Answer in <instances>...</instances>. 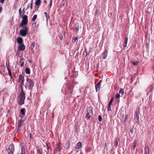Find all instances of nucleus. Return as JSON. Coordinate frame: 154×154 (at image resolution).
<instances>
[{
  "instance_id": "obj_1",
  "label": "nucleus",
  "mask_w": 154,
  "mask_h": 154,
  "mask_svg": "<svg viewBox=\"0 0 154 154\" xmlns=\"http://www.w3.org/2000/svg\"><path fill=\"white\" fill-rule=\"evenodd\" d=\"M25 99V94L23 91H21L20 96L18 97L17 101L20 105L23 104Z\"/></svg>"
},
{
  "instance_id": "obj_2",
  "label": "nucleus",
  "mask_w": 154,
  "mask_h": 154,
  "mask_svg": "<svg viewBox=\"0 0 154 154\" xmlns=\"http://www.w3.org/2000/svg\"><path fill=\"white\" fill-rule=\"evenodd\" d=\"M22 18L21 22L20 24V26L21 27H23L24 25H26L28 23V16L26 15H24L22 17Z\"/></svg>"
},
{
  "instance_id": "obj_3",
  "label": "nucleus",
  "mask_w": 154,
  "mask_h": 154,
  "mask_svg": "<svg viewBox=\"0 0 154 154\" xmlns=\"http://www.w3.org/2000/svg\"><path fill=\"white\" fill-rule=\"evenodd\" d=\"M23 29L20 30L19 34L20 35L23 37L26 36L28 32V29L26 26H23Z\"/></svg>"
},
{
  "instance_id": "obj_4",
  "label": "nucleus",
  "mask_w": 154,
  "mask_h": 154,
  "mask_svg": "<svg viewBox=\"0 0 154 154\" xmlns=\"http://www.w3.org/2000/svg\"><path fill=\"white\" fill-rule=\"evenodd\" d=\"M93 108L91 106H89L87 108V114L86 115L87 118L89 119L93 115Z\"/></svg>"
},
{
  "instance_id": "obj_5",
  "label": "nucleus",
  "mask_w": 154,
  "mask_h": 154,
  "mask_svg": "<svg viewBox=\"0 0 154 154\" xmlns=\"http://www.w3.org/2000/svg\"><path fill=\"white\" fill-rule=\"evenodd\" d=\"M8 150V154H13V152L14 151V146L13 144H10L9 146Z\"/></svg>"
},
{
  "instance_id": "obj_6",
  "label": "nucleus",
  "mask_w": 154,
  "mask_h": 154,
  "mask_svg": "<svg viewBox=\"0 0 154 154\" xmlns=\"http://www.w3.org/2000/svg\"><path fill=\"white\" fill-rule=\"evenodd\" d=\"M140 109V107H138L136 111L135 114V118L137 119V121H139Z\"/></svg>"
},
{
  "instance_id": "obj_7",
  "label": "nucleus",
  "mask_w": 154,
  "mask_h": 154,
  "mask_svg": "<svg viewBox=\"0 0 154 154\" xmlns=\"http://www.w3.org/2000/svg\"><path fill=\"white\" fill-rule=\"evenodd\" d=\"M27 81L29 82L30 85V88H32L34 86V82L31 79L27 78Z\"/></svg>"
},
{
  "instance_id": "obj_8",
  "label": "nucleus",
  "mask_w": 154,
  "mask_h": 154,
  "mask_svg": "<svg viewBox=\"0 0 154 154\" xmlns=\"http://www.w3.org/2000/svg\"><path fill=\"white\" fill-rule=\"evenodd\" d=\"M18 49L21 51H23L25 49V46L23 44L19 45Z\"/></svg>"
},
{
  "instance_id": "obj_9",
  "label": "nucleus",
  "mask_w": 154,
  "mask_h": 154,
  "mask_svg": "<svg viewBox=\"0 0 154 154\" xmlns=\"http://www.w3.org/2000/svg\"><path fill=\"white\" fill-rule=\"evenodd\" d=\"M113 100H114L113 98H112L110 100L109 102L108 106H107V109H108V110H111V105L112 104V102H113Z\"/></svg>"
},
{
  "instance_id": "obj_10",
  "label": "nucleus",
  "mask_w": 154,
  "mask_h": 154,
  "mask_svg": "<svg viewBox=\"0 0 154 154\" xmlns=\"http://www.w3.org/2000/svg\"><path fill=\"white\" fill-rule=\"evenodd\" d=\"M17 42L19 45L22 44L23 40L22 38L20 37H18L17 39Z\"/></svg>"
},
{
  "instance_id": "obj_11",
  "label": "nucleus",
  "mask_w": 154,
  "mask_h": 154,
  "mask_svg": "<svg viewBox=\"0 0 154 154\" xmlns=\"http://www.w3.org/2000/svg\"><path fill=\"white\" fill-rule=\"evenodd\" d=\"M21 120H19L18 123V128L21 127L24 123V121H22Z\"/></svg>"
},
{
  "instance_id": "obj_12",
  "label": "nucleus",
  "mask_w": 154,
  "mask_h": 154,
  "mask_svg": "<svg viewBox=\"0 0 154 154\" xmlns=\"http://www.w3.org/2000/svg\"><path fill=\"white\" fill-rule=\"evenodd\" d=\"M145 154H149V151L148 147L146 146L145 147Z\"/></svg>"
},
{
  "instance_id": "obj_13",
  "label": "nucleus",
  "mask_w": 154,
  "mask_h": 154,
  "mask_svg": "<svg viewBox=\"0 0 154 154\" xmlns=\"http://www.w3.org/2000/svg\"><path fill=\"white\" fill-rule=\"evenodd\" d=\"M19 63L20 64V66L21 67H22L23 66L24 60L23 58H20V60Z\"/></svg>"
},
{
  "instance_id": "obj_14",
  "label": "nucleus",
  "mask_w": 154,
  "mask_h": 154,
  "mask_svg": "<svg viewBox=\"0 0 154 154\" xmlns=\"http://www.w3.org/2000/svg\"><path fill=\"white\" fill-rule=\"evenodd\" d=\"M61 147L60 145V144L59 143L58 144V146L57 147L56 151L57 152H59L61 150Z\"/></svg>"
},
{
  "instance_id": "obj_15",
  "label": "nucleus",
  "mask_w": 154,
  "mask_h": 154,
  "mask_svg": "<svg viewBox=\"0 0 154 154\" xmlns=\"http://www.w3.org/2000/svg\"><path fill=\"white\" fill-rule=\"evenodd\" d=\"M24 79V77L22 75H20L19 76V78L18 80V82H20V81H22V79Z\"/></svg>"
},
{
  "instance_id": "obj_16",
  "label": "nucleus",
  "mask_w": 154,
  "mask_h": 154,
  "mask_svg": "<svg viewBox=\"0 0 154 154\" xmlns=\"http://www.w3.org/2000/svg\"><path fill=\"white\" fill-rule=\"evenodd\" d=\"M38 153L39 154H44L45 152H43L42 149L41 148H38L37 150Z\"/></svg>"
},
{
  "instance_id": "obj_17",
  "label": "nucleus",
  "mask_w": 154,
  "mask_h": 154,
  "mask_svg": "<svg viewBox=\"0 0 154 154\" xmlns=\"http://www.w3.org/2000/svg\"><path fill=\"white\" fill-rule=\"evenodd\" d=\"M21 81V83L20 84V88L22 91H23V85H24V79H22V80Z\"/></svg>"
},
{
  "instance_id": "obj_18",
  "label": "nucleus",
  "mask_w": 154,
  "mask_h": 154,
  "mask_svg": "<svg viewBox=\"0 0 154 154\" xmlns=\"http://www.w3.org/2000/svg\"><path fill=\"white\" fill-rule=\"evenodd\" d=\"M128 37H126L125 38V40L124 43L123 45L124 47H125L126 46L128 41Z\"/></svg>"
},
{
  "instance_id": "obj_19",
  "label": "nucleus",
  "mask_w": 154,
  "mask_h": 154,
  "mask_svg": "<svg viewBox=\"0 0 154 154\" xmlns=\"http://www.w3.org/2000/svg\"><path fill=\"white\" fill-rule=\"evenodd\" d=\"M149 91L152 92V91H153L154 89V88L153 86L152 85L151 86L149 87Z\"/></svg>"
},
{
  "instance_id": "obj_20",
  "label": "nucleus",
  "mask_w": 154,
  "mask_h": 154,
  "mask_svg": "<svg viewBox=\"0 0 154 154\" xmlns=\"http://www.w3.org/2000/svg\"><path fill=\"white\" fill-rule=\"evenodd\" d=\"M81 146H82L81 143L80 142H79L76 145V148H78V149H79L81 147Z\"/></svg>"
},
{
  "instance_id": "obj_21",
  "label": "nucleus",
  "mask_w": 154,
  "mask_h": 154,
  "mask_svg": "<svg viewBox=\"0 0 154 154\" xmlns=\"http://www.w3.org/2000/svg\"><path fill=\"white\" fill-rule=\"evenodd\" d=\"M25 109L24 108H22L20 110V112L22 115H24L25 114Z\"/></svg>"
},
{
  "instance_id": "obj_22",
  "label": "nucleus",
  "mask_w": 154,
  "mask_h": 154,
  "mask_svg": "<svg viewBox=\"0 0 154 154\" xmlns=\"http://www.w3.org/2000/svg\"><path fill=\"white\" fill-rule=\"evenodd\" d=\"M120 94L121 95V96H122L124 94V90L122 88H121L120 89V90L119 91V92Z\"/></svg>"
},
{
  "instance_id": "obj_23",
  "label": "nucleus",
  "mask_w": 154,
  "mask_h": 154,
  "mask_svg": "<svg viewBox=\"0 0 154 154\" xmlns=\"http://www.w3.org/2000/svg\"><path fill=\"white\" fill-rule=\"evenodd\" d=\"M41 3L40 0H36L35 2V5L36 6L39 5Z\"/></svg>"
},
{
  "instance_id": "obj_24",
  "label": "nucleus",
  "mask_w": 154,
  "mask_h": 154,
  "mask_svg": "<svg viewBox=\"0 0 154 154\" xmlns=\"http://www.w3.org/2000/svg\"><path fill=\"white\" fill-rule=\"evenodd\" d=\"M25 72L27 74H29L30 73V69L27 68H26L25 69Z\"/></svg>"
},
{
  "instance_id": "obj_25",
  "label": "nucleus",
  "mask_w": 154,
  "mask_h": 154,
  "mask_svg": "<svg viewBox=\"0 0 154 154\" xmlns=\"http://www.w3.org/2000/svg\"><path fill=\"white\" fill-rule=\"evenodd\" d=\"M35 44V42H33L31 44L30 46V48L32 50L33 49L34 47Z\"/></svg>"
},
{
  "instance_id": "obj_26",
  "label": "nucleus",
  "mask_w": 154,
  "mask_h": 154,
  "mask_svg": "<svg viewBox=\"0 0 154 154\" xmlns=\"http://www.w3.org/2000/svg\"><path fill=\"white\" fill-rule=\"evenodd\" d=\"M21 154H25V149L23 147H22L21 148Z\"/></svg>"
},
{
  "instance_id": "obj_27",
  "label": "nucleus",
  "mask_w": 154,
  "mask_h": 154,
  "mask_svg": "<svg viewBox=\"0 0 154 154\" xmlns=\"http://www.w3.org/2000/svg\"><path fill=\"white\" fill-rule=\"evenodd\" d=\"M37 15H34L32 19V21H35L37 18Z\"/></svg>"
},
{
  "instance_id": "obj_28",
  "label": "nucleus",
  "mask_w": 154,
  "mask_h": 154,
  "mask_svg": "<svg viewBox=\"0 0 154 154\" xmlns=\"http://www.w3.org/2000/svg\"><path fill=\"white\" fill-rule=\"evenodd\" d=\"M78 41V39L77 37H75L74 39L72 40V42L73 43H76V44L77 43Z\"/></svg>"
},
{
  "instance_id": "obj_29",
  "label": "nucleus",
  "mask_w": 154,
  "mask_h": 154,
  "mask_svg": "<svg viewBox=\"0 0 154 154\" xmlns=\"http://www.w3.org/2000/svg\"><path fill=\"white\" fill-rule=\"evenodd\" d=\"M100 86H99L97 84L95 85V88H96V92H97L99 90H100Z\"/></svg>"
},
{
  "instance_id": "obj_30",
  "label": "nucleus",
  "mask_w": 154,
  "mask_h": 154,
  "mask_svg": "<svg viewBox=\"0 0 154 154\" xmlns=\"http://www.w3.org/2000/svg\"><path fill=\"white\" fill-rule=\"evenodd\" d=\"M118 141H119V140L118 139H117L116 140H115V143H114L115 146L116 147L117 146Z\"/></svg>"
},
{
  "instance_id": "obj_31",
  "label": "nucleus",
  "mask_w": 154,
  "mask_h": 154,
  "mask_svg": "<svg viewBox=\"0 0 154 154\" xmlns=\"http://www.w3.org/2000/svg\"><path fill=\"white\" fill-rule=\"evenodd\" d=\"M64 34H61L60 36V40H63L64 39Z\"/></svg>"
},
{
  "instance_id": "obj_32",
  "label": "nucleus",
  "mask_w": 154,
  "mask_h": 154,
  "mask_svg": "<svg viewBox=\"0 0 154 154\" xmlns=\"http://www.w3.org/2000/svg\"><path fill=\"white\" fill-rule=\"evenodd\" d=\"M120 96V94L119 93H117L116 95V97L117 98H119Z\"/></svg>"
},
{
  "instance_id": "obj_33",
  "label": "nucleus",
  "mask_w": 154,
  "mask_h": 154,
  "mask_svg": "<svg viewBox=\"0 0 154 154\" xmlns=\"http://www.w3.org/2000/svg\"><path fill=\"white\" fill-rule=\"evenodd\" d=\"M132 63L135 66H136L138 63V61H137L135 62H132Z\"/></svg>"
},
{
  "instance_id": "obj_34",
  "label": "nucleus",
  "mask_w": 154,
  "mask_h": 154,
  "mask_svg": "<svg viewBox=\"0 0 154 154\" xmlns=\"http://www.w3.org/2000/svg\"><path fill=\"white\" fill-rule=\"evenodd\" d=\"M106 52V50H105L104 52V54H103V58L104 59H105L106 58V54H105V53Z\"/></svg>"
},
{
  "instance_id": "obj_35",
  "label": "nucleus",
  "mask_w": 154,
  "mask_h": 154,
  "mask_svg": "<svg viewBox=\"0 0 154 154\" xmlns=\"http://www.w3.org/2000/svg\"><path fill=\"white\" fill-rule=\"evenodd\" d=\"M44 14H45V16L46 17V19H47V21L48 18H49V15H48V16L47 15V13L46 12H45L44 13Z\"/></svg>"
},
{
  "instance_id": "obj_36",
  "label": "nucleus",
  "mask_w": 154,
  "mask_h": 154,
  "mask_svg": "<svg viewBox=\"0 0 154 154\" xmlns=\"http://www.w3.org/2000/svg\"><path fill=\"white\" fill-rule=\"evenodd\" d=\"M102 120V117L101 116L99 115L98 117V120L99 121H101Z\"/></svg>"
},
{
  "instance_id": "obj_37",
  "label": "nucleus",
  "mask_w": 154,
  "mask_h": 154,
  "mask_svg": "<svg viewBox=\"0 0 154 154\" xmlns=\"http://www.w3.org/2000/svg\"><path fill=\"white\" fill-rule=\"evenodd\" d=\"M99 11L98 10H97L96 11H95V12L94 13V15L95 16L97 15V14L99 13Z\"/></svg>"
},
{
  "instance_id": "obj_38",
  "label": "nucleus",
  "mask_w": 154,
  "mask_h": 154,
  "mask_svg": "<svg viewBox=\"0 0 154 154\" xmlns=\"http://www.w3.org/2000/svg\"><path fill=\"white\" fill-rule=\"evenodd\" d=\"M134 146L133 147V150H134L135 149V148L136 146V142H134Z\"/></svg>"
},
{
  "instance_id": "obj_39",
  "label": "nucleus",
  "mask_w": 154,
  "mask_h": 154,
  "mask_svg": "<svg viewBox=\"0 0 154 154\" xmlns=\"http://www.w3.org/2000/svg\"><path fill=\"white\" fill-rule=\"evenodd\" d=\"M102 82V80H101L97 84V85H98L99 86H100L101 85V83Z\"/></svg>"
},
{
  "instance_id": "obj_40",
  "label": "nucleus",
  "mask_w": 154,
  "mask_h": 154,
  "mask_svg": "<svg viewBox=\"0 0 154 154\" xmlns=\"http://www.w3.org/2000/svg\"><path fill=\"white\" fill-rule=\"evenodd\" d=\"M151 13V12L147 11L146 12V16H149L150 15Z\"/></svg>"
},
{
  "instance_id": "obj_41",
  "label": "nucleus",
  "mask_w": 154,
  "mask_h": 154,
  "mask_svg": "<svg viewBox=\"0 0 154 154\" xmlns=\"http://www.w3.org/2000/svg\"><path fill=\"white\" fill-rule=\"evenodd\" d=\"M85 151L86 152H88L90 151V149L89 148H86L85 149Z\"/></svg>"
},
{
  "instance_id": "obj_42",
  "label": "nucleus",
  "mask_w": 154,
  "mask_h": 154,
  "mask_svg": "<svg viewBox=\"0 0 154 154\" xmlns=\"http://www.w3.org/2000/svg\"><path fill=\"white\" fill-rule=\"evenodd\" d=\"M46 146H47V150H49L50 149V147L49 146V145H48V144H47V143H46Z\"/></svg>"
},
{
  "instance_id": "obj_43",
  "label": "nucleus",
  "mask_w": 154,
  "mask_h": 154,
  "mask_svg": "<svg viewBox=\"0 0 154 154\" xmlns=\"http://www.w3.org/2000/svg\"><path fill=\"white\" fill-rule=\"evenodd\" d=\"M19 14L20 15V16L21 15L22 12L21 11V9H20L19 10Z\"/></svg>"
},
{
  "instance_id": "obj_44",
  "label": "nucleus",
  "mask_w": 154,
  "mask_h": 154,
  "mask_svg": "<svg viewBox=\"0 0 154 154\" xmlns=\"http://www.w3.org/2000/svg\"><path fill=\"white\" fill-rule=\"evenodd\" d=\"M90 54L89 52H88V51L86 52L85 53V56L86 57L87 55H88V54Z\"/></svg>"
},
{
  "instance_id": "obj_45",
  "label": "nucleus",
  "mask_w": 154,
  "mask_h": 154,
  "mask_svg": "<svg viewBox=\"0 0 154 154\" xmlns=\"http://www.w3.org/2000/svg\"><path fill=\"white\" fill-rule=\"evenodd\" d=\"M7 69H8V72H11V69L10 68L7 67Z\"/></svg>"
},
{
  "instance_id": "obj_46",
  "label": "nucleus",
  "mask_w": 154,
  "mask_h": 154,
  "mask_svg": "<svg viewBox=\"0 0 154 154\" xmlns=\"http://www.w3.org/2000/svg\"><path fill=\"white\" fill-rule=\"evenodd\" d=\"M52 5V0H50V2L49 6L50 7H51Z\"/></svg>"
},
{
  "instance_id": "obj_47",
  "label": "nucleus",
  "mask_w": 154,
  "mask_h": 154,
  "mask_svg": "<svg viewBox=\"0 0 154 154\" xmlns=\"http://www.w3.org/2000/svg\"><path fill=\"white\" fill-rule=\"evenodd\" d=\"M30 8L31 9H32V2L30 4Z\"/></svg>"
},
{
  "instance_id": "obj_48",
  "label": "nucleus",
  "mask_w": 154,
  "mask_h": 154,
  "mask_svg": "<svg viewBox=\"0 0 154 154\" xmlns=\"http://www.w3.org/2000/svg\"><path fill=\"white\" fill-rule=\"evenodd\" d=\"M79 30V26H78V27H77L76 29V31L78 32Z\"/></svg>"
},
{
  "instance_id": "obj_49",
  "label": "nucleus",
  "mask_w": 154,
  "mask_h": 154,
  "mask_svg": "<svg viewBox=\"0 0 154 154\" xmlns=\"http://www.w3.org/2000/svg\"><path fill=\"white\" fill-rule=\"evenodd\" d=\"M130 131H131V132L132 133V134H133V132H134V130L133 129H132L131 130H130Z\"/></svg>"
},
{
  "instance_id": "obj_50",
  "label": "nucleus",
  "mask_w": 154,
  "mask_h": 154,
  "mask_svg": "<svg viewBox=\"0 0 154 154\" xmlns=\"http://www.w3.org/2000/svg\"><path fill=\"white\" fill-rule=\"evenodd\" d=\"M5 0H0V2L1 3H3Z\"/></svg>"
},
{
  "instance_id": "obj_51",
  "label": "nucleus",
  "mask_w": 154,
  "mask_h": 154,
  "mask_svg": "<svg viewBox=\"0 0 154 154\" xmlns=\"http://www.w3.org/2000/svg\"><path fill=\"white\" fill-rule=\"evenodd\" d=\"M8 74L9 76L11 77V72H8Z\"/></svg>"
},
{
  "instance_id": "obj_52",
  "label": "nucleus",
  "mask_w": 154,
  "mask_h": 154,
  "mask_svg": "<svg viewBox=\"0 0 154 154\" xmlns=\"http://www.w3.org/2000/svg\"><path fill=\"white\" fill-rule=\"evenodd\" d=\"M87 49H85V52L83 53V54L84 55H85V53L86 52H87Z\"/></svg>"
},
{
  "instance_id": "obj_53",
  "label": "nucleus",
  "mask_w": 154,
  "mask_h": 154,
  "mask_svg": "<svg viewBox=\"0 0 154 154\" xmlns=\"http://www.w3.org/2000/svg\"><path fill=\"white\" fill-rule=\"evenodd\" d=\"M20 120H21L22 121H24H24L23 120V117H22V118H21V119H20Z\"/></svg>"
},
{
  "instance_id": "obj_54",
  "label": "nucleus",
  "mask_w": 154,
  "mask_h": 154,
  "mask_svg": "<svg viewBox=\"0 0 154 154\" xmlns=\"http://www.w3.org/2000/svg\"><path fill=\"white\" fill-rule=\"evenodd\" d=\"M2 8L1 7H0V13L1 12V11H2Z\"/></svg>"
},
{
  "instance_id": "obj_55",
  "label": "nucleus",
  "mask_w": 154,
  "mask_h": 154,
  "mask_svg": "<svg viewBox=\"0 0 154 154\" xmlns=\"http://www.w3.org/2000/svg\"><path fill=\"white\" fill-rule=\"evenodd\" d=\"M51 7H50V6H49V7H48V10H49V11H50V10L51 8Z\"/></svg>"
},
{
  "instance_id": "obj_56",
  "label": "nucleus",
  "mask_w": 154,
  "mask_h": 154,
  "mask_svg": "<svg viewBox=\"0 0 154 154\" xmlns=\"http://www.w3.org/2000/svg\"><path fill=\"white\" fill-rule=\"evenodd\" d=\"M30 138H31V137H32V134H30Z\"/></svg>"
},
{
  "instance_id": "obj_57",
  "label": "nucleus",
  "mask_w": 154,
  "mask_h": 154,
  "mask_svg": "<svg viewBox=\"0 0 154 154\" xmlns=\"http://www.w3.org/2000/svg\"><path fill=\"white\" fill-rule=\"evenodd\" d=\"M29 8V6L28 5V6L27 7V8H26V9L27 10V9H28Z\"/></svg>"
},
{
  "instance_id": "obj_58",
  "label": "nucleus",
  "mask_w": 154,
  "mask_h": 154,
  "mask_svg": "<svg viewBox=\"0 0 154 154\" xmlns=\"http://www.w3.org/2000/svg\"><path fill=\"white\" fill-rule=\"evenodd\" d=\"M44 2L45 3H46V1H45V0H44Z\"/></svg>"
},
{
  "instance_id": "obj_59",
  "label": "nucleus",
  "mask_w": 154,
  "mask_h": 154,
  "mask_svg": "<svg viewBox=\"0 0 154 154\" xmlns=\"http://www.w3.org/2000/svg\"><path fill=\"white\" fill-rule=\"evenodd\" d=\"M64 5V4H63L62 5H63H63Z\"/></svg>"
},
{
  "instance_id": "obj_60",
  "label": "nucleus",
  "mask_w": 154,
  "mask_h": 154,
  "mask_svg": "<svg viewBox=\"0 0 154 154\" xmlns=\"http://www.w3.org/2000/svg\"><path fill=\"white\" fill-rule=\"evenodd\" d=\"M105 145H106V143H105Z\"/></svg>"
},
{
  "instance_id": "obj_61",
  "label": "nucleus",
  "mask_w": 154,
  "mask_h": 154,
  "mask_svg": "<svg viewBox=\"0 0 154 154\" xmlns=\"http://www.w3.org/2000/svg\"><path fill=\"white\" fill-rule=\"evenodd\" d=\"M24 8L23 9V11H24Z\"/></svg>"
}]
</instances>
